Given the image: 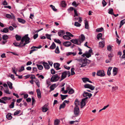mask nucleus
Returning <instances> with one entry per match:
<instances>
[{"mask_svg":"<svg viewBox=\"0 0 125 125\" xmlns=\"http://www.w3.org/2000/svg\"><path fill=\"white\" fill-rule=\"evenodd\" d=\"M60 73H58L53 75L51 79V81L55 82L58 81L60 78Z\"/></svg>","mask_w":125,"mask_h":125,"instance_id":"f257e3e1","label":"nucleus"},{"mask_svg":"<svg viewBox=\"0 0 125 125\" xmlns=\"http://www.w3.org/2000/svg\"><path fill=\"white\" fill-rule=\"evenodd\" d=\"M80 113V110L79 107L75 106L74 108V113L75 116H73L72 118L75 117L79 115Z\"/></svg>","mask_w":125,"mask_h":125,"instance_id":"f03ea898","label":"nucleus"},{"mask_svg":"<svg viewBox=\"0 0 125 125\" xmlns=\"http://www.w3.org/2000/svg\"><path fill=\"white\" fill-rule=\"evenodd\" d=\"M88 60L86 58L82 59L81 62L82 64L80 68L84 67L86 66L88 63Z\"/></svg>","mask_w":125,"mask_h":125,"instance_id":"7ed1b4c3","label":"nucleus"},{"mask_svg":"<svg viewBox=\"0 0 125 125\" xmlns=\"http://www.w3.org/2000/svg\"><path fill=\"white\" fill-rule=\"evenodd\" d=\"M96 75L99 76H103L105 75L104 71L103 70H98L97 72Z\"/></svg>","mask_w":125,"mask_h":125,"instance_id":"20e7f679","label":"nucleus"},{"mask_svg":"<svg viewBox=\"0 0 125 125\" xmlns=\"http://www.w3.org/2000/svg\"><path fill=\"white\" fill-rule=\"evenodd\" d=\"M84 87L85 88H89L92 90H93L95 88V87L88 84H86L84 85Z\"/></svg>","mask_w":125,"mask_h":125,"instance_id":"39448f33","label":"nucleus"},{"mask_svg":"<svg viewBox=\"0 0 125 125\" xmlns=\"http://www.w3.org/2000/svg\"><path fill=\"white\" fill-rule=\"evenodd\" d=\"M67 74V71H65L62 73V76L61 80L60 81H61L66 77V75Z\"/></svg>","mask_w":125,"mask_h":125,"instance_id":"423d86ee","label":"nucleus"},{"mask_svg":"<svg viewBox=\"0 0 125 125\" xmlns=\"http://www.w3.org/2000/svg\"><path fill=\"white\" fill-rule=\"evenodd\" d=\"M40 63L42 64L45 69L48 70L50 68L49 65L47 62H42Z\"/></svg>","mask_w":125,"mask_h":125,"instance_id":"0eeeda50","label":"nucleus"},{"mask_svg":"<svg viewBox=\"0 0 125 125\" xmlns=\"http://www.w3.org/2000/svg\"><path fill=\"white\" fill-rule=\"evenodd\" d=\"M85 37L84 35L83 34L81 35V36L79 37V42H80V43L83 42L85 40Z\"/></svg>","mask_w":125,"mask_h":125,"instance_id":"6e6552de","label":"nucleus"},{"mask_svg":"<svg viewBox=\"0 0 125 125\" xmlns=\"http://www.w3.org/2000/svg\"><path fill=\"white\" fill-rule=\"evenodd\" d=\"M28 34H27L24 36L22 38L25 42H30L29 40L30 38L28 37Z\"/></svg>","mask_w":125,"mask_h":125,"instance_id":"1a4fd4ad","label":"nucleus"},{"mask_svg":"<svg viewBox=\"0 0 125 125\" xmlns=\"http://www.w3.org/2000/svg\"><path fill=\"white\" fill-rule=\"evenodd\" d=\"M54 68L57 70H58L61 69V68H59L60 64L58 63H56L54 64H53Z\"/></svg>","mask_w":125,"mask_h":125,"instance_id":"9d476101","label":"nucleus"},{"mask_svg":"<svg viewBox=\"0 0 125 125\" xmlns=\"http://www.w3.org/2000/svg\"><path fill=\"white\" fill-rule=\"evenodd\" d=\"M70 41L73 43L79 45H81L80 43H78V42H79V40H78L77 39H72Z\"/></svg>","mask_w":125,"mask_h":125,"instance_id":"9b49d317","label":"nucleus"},{"mask_svg":"<svg viewBox=\"0 0 125 125\" xmlns=\"http://www.w3.org/2000/svg\"><path fill=\"white\" fill-rule=\"evenodd\" d=\"M36 91L37 93V96L38 98H41V92L40 91L39 89H37L36 90Z\"/></svg>","mask_w":125,"mask_h":125,"instance_id":"f8f14e48","label":"nucleus"},{"mask_svg":"<svg viewBox=\"0 0 125 125\" xmlns=\"http://www.w3.org/2000/svg\"><path fill=\"white\" fill-rule=\"evenodd\" d=\"M72 43L69 42H65L63 43V45L66 47H69L70 46Z\"/></svg>","mask_w":125,"mask_h":125,"instance_id":"ddd939ff","label":"nucleus"},{"mask_svg":"<svg viewBox=\"0 0 125 125\" xmlns=\"http://www.w3.org/2000/svg\"><path fill=\"white\" fill-rule=\"evenodd\" d=\"M65 33L64 31V30L60 31L58 32V35L60 37L62 36Z\"/></svg>","mask_w":125,"mask_h":125,"instance_id":"4468645a","label":"nucleus"},{"mask_svg":"<svg viewBox=\"0 0 125 125\" xmlns=\"http://www.w3.org/2000/svg\"><path fill=\"white\" fill-rule=\"evenodd\" d=\"M56 84L55 83L51 85L50 87V90L49 92H50L51 91L54 90L55 88Z\"/></svg>","mask_w":125,"mask_h":125,"instance_id":"2eb2a0df","label":"nucleus"},{"mask_svg":"<svg viewBox=\"0 0 125 125\" xmlns=\"http://www.w3.org/2000/svg\"><path fill=\"white\" fill-rule=\"evenodd\" d=\"M82 79L84 83H85L87 81H88L91 83H92V81L89 80V79L88 78H83Z\"/></svg>","mask_w":125,"mask_h":125,"instance_id":"dca6fc26","label":"nucleus"},{"mask_svg":"<svg viewBox=\"0 0 125 125\" xmlns=\"http://www.w3.org/2000/svg\"><path fill=\"white\" fill-rule=\"evenodd\" d=\"M85 28V29H89V26L88 21L86 20H84Z\"/></svg>","mask_w":125,"mask_h":125,"instance_id":"f3484780","label":"nucleus"},{"mask_svg":"<svg viewBox=\"0 0 125 125\" xmlns=\"http://www.w3.org/2000/svg\"><path fill=\"white\" fill-rule=\"evenodd\" d=\"M105 43L104 42H99V47L101 48H103L104 46Z\"/></svg>","mask_w":125,"mask_h":125,"instance_id":"a211bd4d","label":"nucleus"},{"mask_svg":"<svg viewBox=\"0 0 125 125\" xmlns=\"http://www.w3.org/2000/svg\"><path fill=\"white\" fill-rule=\"evenodd\" d=\"M6 118L8 120L11 119L12 118L11 114L10 113H8L6 116Z\"/></svg>","mask_w":125,"mask_h":125,"instance_id":"6ab92c4d","label":"nucleus"},{"mask_svg":"<svg viewBox=\"0 0 125 125\" xmlns=\"http://www.w3.org/2000/svg\"><path fill=\"white\" fill-rule=\"evenodd\" d=\"M81 103L79 101V100L77 99H76L75 100L74 102V104L75 105V106L78 107V105H80Z\"/></svg>","mask_w":125,"mask_h":125,"instance_id":"aec40b11","label":"nucleus"},{"mask_svg":"<svg viewBox=\"0 0 125 125\" xmlns=\"http://www.w3.org/2000/svg\"><path fill=\"white\" fill-rule=\"evenodd\" d=\"M81 107L82 108L83 107L85 106L86 104L85 101L82 99V101L81 102Z\"/></svg>","mask_w":125,"mask_h":125,"instance_id":"412c9836","label":"nucleus"},{"mask_svg":"<svg viewBox=\"0 0 125 125\" xmlns=\"http://www.w3.org/2000/svg\"><path fill=\"white\" fill-rule=\"evenodd\" d=\"M0 31L4 33H7L9 31L8 29L7 28H5L3 29V30H1Z\"/></svg>","mask_w":125,"mask_h":125,"instance_id":"4be33fe9","label":"nucleus"},{"mask_svg":"<svg viewBox=\"0 0 125 125\" xmlns=\"http://www.w3.org/2000/svg\"><path fill=\"white\" fill-rule=\"evenodd\" d=\"M18 21L20 22L21 23H24L25 22V21L23 19H22L18 18L17 19Z\"/></svg>","mask_w":125,"mask_h":125,"instance_id":"5701e85b","label":"nucleus"},{"mask_svg":"<svg viewBox=\"0 0 125 125\" xmlns=\"http://www.w3.org/2000/svg\"><path fill=\"white\" fill-rule=\"evenodd\" d=\"M46 106L45 105L44 106H43L42 107V111L43 112H46L48 110V109L47 107H45V106Z\"/></svg>","mask_w":125,"mask_h":125,"instance_id":"b1692460","label":"nucleus"},{"mask_svg":"<svg viewBox=\"0 0 125 125\" xmlns=\"http://www.w3.org/2000/svg\"><path fill=\"white\" fill-rule=\"evenodd\" d=\"M117 69L115 67H114L113 69V73L114 76L116 75L117 73Z\"/></svg>","mask_w":125,"mask_h":125,"instance_id":"393cba45","label":"nucleus"},{"mask_svg":"<svg viewBox=\"0 0 125 125\" xmlns=\"http://www.w3.org/2000/svg\"><path fill=\"white\" fill-rule=\"evenodd\" d=\"M11 99V97H8L6 96L2 97L1 98V99H3L5 101L9 100Z\"/></svg>","mask_w":125,"mask_h":125,"instance_id":"a878e982","label":"nucleus"},{"mask_svg":"<svg viewBox=\"0 0 125 125\" xmlns=\"http://www.w3.org/2000/svg\"><path fill=\"white\" fill-rule=\"evenodd\" d=\"M7 83L10 88V89H12L13 88L12 83L10 82H8Z\"/></svg>","mask_w":125,"mask_h":125,"instance_id":"bb28decb","label":"nucleus"},{"mask_svg":"<svg viewBox=\"0 0 125 125\" xmlns=\"http://www.w3.org/2000/svg\"><path fill=\"white\" fill-rule=\"evenodd\" d=\"M56 47V45L54 42H53L51 45L50 46V48H49V49H55Z\"/></svg>","mask_w":125,"mask_h":125,"instance_id":"cd10ccee","label":"nucleus"},{"mask_svg":"<svg viewBox=\"0 0 125 125\" xmlns=\"http://www.w3.org/2000/svg\"><path fill=\"white\" fill-rule=\"evenodd\" d=\"M60 121L58 119L55 120L54 122V125H59Z\"/></svg>","mask_w":125,"mask_h":125,"instance_id":"c85d7f7f","label":"nucleus"},{"mask_svg":"<svg viewBox=\"0 0 125 125\" xmlns=\"http://www.w3.org/2000/svg\"><path fill=\"white\" fill-rule=\"evenodd\" d=\"M15 38L17 41H19L21 40V37L20 36L16 34L15 35Z\"/></svg>","mask_w":125,"mask_h":125,"instance_id":"c756f323","label":"nucleus"},{"mask_svg":"<svg viewBox=\"0 0 125 125\" xmlns=\"http://www.w3.org/2000/svg\"><path fill=\"white\" fill-rule=\"evenodd\" d=\"M60 96L61 97V98L62 100H63L64 99H66V97H68L67 95H63L62 94L60 95Z\"/></svg>","mask_w":125,"mask_h":125,"instance_id":"7c9ffc66","label":"nucleus"},{"mask_svg":"<svg viewBox=\"0 0 125 125\" xmlns=\"http://www.w3.org/2000/svg\"><path fill=\"white\" fill-rule=\"evenodd\" d=\"M9 37L7 35H3L2 38L3 40H7V39Z\"/></svg>","mask_w":125,"mask_h":125,"instance_id":"2f4dec72","label":"nucleus"},{"mask_svg":"<svg viewBox=\"0 0 125 125\" xmlns=\"http://www.w3.org/2000/svg\"><path fill=\"white\" fill-rule=\"evenodd\" d=\"M65 104L64 102H63L62 104L60 105L59 106V109H60L62 108H65Z\"/></svg>","mask_w":125,"mask_h":125,"instance_id":"473e14b6","label":"nucleus"},{"mask_svg":"<svg viewBox=\"0 0 125 125\" xmlns=\"http://www.w3.org/2000/svg\"><path fill=\"white\" fill-rule=\"evenodd\" d=\"M66 5L65 2L64 1H62L61 3V7H64Z\"/></svg>","mask_w":125,"mask_h":125,"instance_id":"72a5a7b5","label":"nucleus"},{"mask_svg":"<svg viewBox=\"0 0 125 125\" xmlns=\"http://www.w3.org/2000/svg\"><path fill=\"white\" fill-rule=\"evenodd\" d=\"M109 11L108 13L109 14H111V15H113L114 14V13L113 12V9L110 8L109 10Z\"/></svg>","mask_w":125,"mask_h":125,"instance_id":"f704fd0d","label":"nucleus"},{"mask_svg":"<svg viewBox=\"0 0 125 125\" xmlns=\"http://www.w3.org/2000/svg\"><path fill=\"white\" fill-rule=\"evenodd\" d=\"M74 91L73 89L71 88L69 90L68 93L70 94H71L73 93H74Z\"/></svg>","mask_w":125,"mask_h":125,"instance_id":"c9c22d12","label":"nucleus"},{"mask_svg":"<svg viewBox=\"0 0 125 125\" xmlns=\"http://www.w3.org/2000/svg\"><path fill=\"white\" fill-rule=\"evenodd\" d=\"M13 44L16 47H18L19 48H21V45L19 44L18 42H14Z\"/></svg>","mask_w":125,"mask_h":125,"instance_id":"e433bc0d","label":"nucleus"},{"mask_svg":"<svg viewBox=\"0 0 125 125\" xmlns=\"http://www.w3.org/2000/svg\"><path fill=\"white\" fill-rule=\"evenodd\" d=\"M114 55L112 53H111L108 55V57L110 61H111L112 58L113 56Z\"/></svg>","mask_w":125,"mask_h":125,"instance_id":"4c0bfd02","label":"nucleus"},{"mask_svg":"<svg viewBox=\"0 0 125 125\" xmlns=\"http://www.w3.org/2000/svg\"><path fill=\"white\" fill-rule=\"evenodd\" d=\"M104 30V29L103 28L101 27L100 28H98L96 29V31L97 32H101L103 31Z\"/></svg>","mask_w":125,"mask_h":125,"instance_id":"58836bf2","label":"nucleus"},{"mask_svg":"<svg viewBox=\"0 0 125 125\" xmlns=\"http://www.w3.org/2000/svg\"><path fill=\"white\" fill-rule=\"evenodd\" d=\"M81 24L77 21H75L74 22V25L77 27H80L81 26Z\"/></svg>","mask_w":125,"mask_h":125,"instance_id":"ea45409f","label":"nucleus"},{"mask_svg":"<svg viewBox=\"0 0 125 125\" xmlns=\"http://www.w3.org/2000/svg\"><path fill=\"white\" fill-rule=\"evenodd\" d=\"M37 67L38 69L39 70H42L43 68V66L41 65L37 64Z\"/></svg>","mask_w":125,"mask_h":125,"instance_id":"a19ab883","label":"nucleus"},{"mask_svg":"<svg viewBox=\"0 0 125 125\" xmlns=\"http://www.w3.org/2000/svg\"><path fill=\"white\" fill-rule=\"evenodd\" d=\"M54 41L55 42L59 44H61V42L58 39H54Z\"/></svg>","mask_w":125,"mask_h":125,"instance_id":"79ce46f5","label":"nucleus"},{"mask_svg":"<svg viewBox=\"0 0 125 125\" xmlns=\"http://www.w3.org/2000/svg\"><path fill=\"white\" fill-rule=\"evenodd\" d=\"M112 68L110 67H109L108 70L107 72V74L108 75H110L111 74V73H110V71L112 69Z\"/></svg>","mask_w":125,"mask_h":125,"instance_id":"37998d69","label":"nucleus"},{"mask_svg":"<svg viewBox=\"0 0 125 125\" xmlns=\"http://www.w3.org/2000/svg\"><path fill=\"white\" fill-rule=\"evenodd\" d=\"M66 34L67 35H68V36H70L72 37H73V35L69 32H66Z\"/></svg>","mask_w":125,"mask_h":125,"instance_id":"c03bdc74","label":"nucleus"},{"mask_svg":"<svg viewBox=\"0 0 125 125\" xmlns=\"http://www.w3.org/2000/svg\"><path fill=\"white\" fill-rule=\"evenodd\" d=\"M102 34L101 33H99L97 35V38L98 40H99V38H100L102 36Z\"/></svg>","mask_w":125,"mask_h":125,"instance_id":"a18cd8bd","label":"nucleus"},{"mask_svg":"<svg viewBox=\"0 0 125 125\" xmlns=\"http://www.w3.org/2000/svg\"><path fill=\"white\" fill-rule=\"evenodd\" d=\"M42 47V46L41 45H40V46L38 47H36L35 46H33L31 48V49L34 48L40 49Z\"/></svg>","mask_w":125,"mask_h":125,"instance_id":"49530a36","label":"nucleus"},{"mask_svg":"<svg viewBox=\"0 0 125 125\" xmlns=\"http://www.w3.org/2000/svg\"><path fill=\"white\" fill-rule=\"evenodd\" d=\"M85 53L86 54V57L87 58H88L91 56V53H90L86 52Z\"/></svg>","mask_w":125,"mask_h":125,"instance_id":"de8ad7c7","label":"nucleus"},{"mask_svg":"<svg viewBox=\"0 0 125 125\" xmlns=\"http://www.w3.org/2000/svg\"><path fill=\"white\" fill-rule=\"evenodd\" d=\"M75 69L74 68H72L71 69V75H73L75 74V73L74 72Z\"/></svg>","mask_w":125,"mask_h":125,"instance_id":"09e8293b","label":"nucleus"},{"mask_svg":"<svg viewBox=\"0 0 125 125\" xmlns=\"http://www.w3.org/2000/svg\"><path fill=\"white\" fill-rule=\"evenodd\" d=\"M55 52L56 53H59L60 52L58 46H57L55 50Z\"/></svg>","mask_w":125,"mask_h":125,"instance_id":"8fccbe9b","label":"nucleus"},{"mask_svg":"<svg viewBox=\"0 0 125 125\" xmlns=\"http://www.w3.org/2000/svg\"><path fill=\"white\" fill-rule=\"evenodd\" d=\"M75 9L73 7H70L68 9V11L71 12L73 10H74Z\"/></svg>","mask_w":125,"mask_h":125,"instance_id":"3c124183","label":"nucleus"},{"mask_svg":"<svg viewBox=\"0 0 125 125\" xmlns=\"http://www.w3.org/2000/svg\"><path fill=\"white\" fill-rule=\"evenodd\" d=\"M21 112V110H17L15 112L14 114V115H17L19 114L20 112Z\"/></svg>","mask_w":125,"mask_h":125,"instance_id":"603ef678","label":"nucleus"},{"mask_svg":"<svg viewBox=\"0 0 125 125\" xmlns=\"http://www.w3.org/2000/svg\"><path fill=\"white\" fill-rule=\"evenodd\" d=\"M72 5L75 7H76L78 5V4L76 3L75 1H74L72 3Z\"/></svg>","mask_w":125,"mask_h":125,"instance_id":"864d4df0","label":"nucleus"},{"mask_svg":"<svg viewBox=\"0 0 125 125\" xmlns=\"http://www.w3.org/2000/svg\"><path fill=\"white\" fill-rule=\"evenodd\" d=\"M47 38L49 39L50 40H51V36L48 34H45Z\"/></svg>","mask_w":125,"mask_h":125,"instance_id":"5fc2aeb1","label":"nucleus"},{"mask_svg":"<svg viewBox=\"0 0 125 125\" xmlns=\"http://www.w3.org/2000/svg\"><path fill=\"white\" fill-rule=\"evenodd\" d=\"M89 94V93L84 92L83 94V96L84 97H86L88 96Z\"/></svg>","mask_w":125,"mask_h":125,"instance_id":"6e6d98bb","label":"nucleus"},{"mask_svg":"<svg viewBox=\"0 0 125 125\" xmlns=\"http://www.w3.org/2000/svg\"><path fill=\"white\" fill-rule=\"evenodd\" d=\"M14 102H12L9 105V107L10 108H12L14 106Z\"/></svg>","mask_w":125,"mask_h":125,"instance_id":"4d7b16f0","label":"nucleus"},{"mask_svg":"<svg viewBox=\"0 0 125 125\" xmlns=\"http://www.w3.org/2000/svg\"><path fill=\"white\" fill-rule=\"evenodd\" d=\"M50 7H51L53 10L55 11H56L57 10V9H55L54 6H53L52 5H51L50 6Z\"/></svg>","mask_w":125,"mask_h":125,"instance_id":"13d9d810","label":"nucleus"},{"mask_svg":"<svg viewBox=\"0 0 125 125\" xmlns=\"http://www.w3.org/2000/svg\"><path fill=\"white\" fill-rule=\"evenodd\" d=\"M4 92L7 94H10V93L9 92L8 88H6V90Z\"/></svg>","mask_w":125,"mask_h":125,"instance_id":"bf43d9fd","label":"nucleus"},{"mask_svg":"<svg viewBox=\"0 0 125 125\" xmlns=\"http://www.w3.org/2000/svg\"><path fill=\"white\" fill-rule=\"evenodd\" d=\"M33 71L32 73H33L35 72H36L37 71V69L36 67H33L32 68Z\"/></svg>","mask_w":125,"mask_h":125,"instance_id":"052dcab7","label":"nucleus"},{"mask_svg":"<svg viewBox=\"0 0 125 125\" xmlns=\"http://www.w3.org/2000/svg\"><path fill=\"white\" fill-rule=\"evenodd\" d=\"M74 17H75L76 16H78V15L76 10L75 9H74Z\"/></svg>","mask_w":125,"mask_h":125,"instance_id":"680f3d73","label":"nucleus"},{"mask_svg":"<svg viewBox=\"0 0 125 125\" xmlns=\"http://www.w3.org/2000/svg\"><path fill=\"white\" fill-rule=\"evenodd\" d=\"M107 50L109 51H110L112 49V48L110 45H109L107 46Z\"/></svg>","mask_w":125,"mask_h":125,"instance_id":"e2e57ef3","label":"nucleus"},{"mask_svg":"<svg viewBox=\"0 0 125 125\" xmlns=\"http://www.w3.org/2000/svg\"><path fill=\"white\" fill-rule=\"evenodd\" d=\"M32 105H33V104H34L35 102L36 101L35 100L34 98L32 97Z\"/></svg>","mask_w":125,"mask_h":125,"instance_id":"0e129e2a","label":"nucleus"},{"mask_svg":"<svg viewBox=\"0 0 125 125\" xmlns=\"http://www.w3.org/2000/svg\"><path fill=\"white\" fill-rule=\"evenodd\" d=\"M33 49L31 50L30 51V52L29 53L30 54H31V53H33L34 51H37V49Z\"/></svg>","mask_w":125,"mask_h":125,"instance_id":"69168bd1","label":"nucleus"},{"mask_svg":"<svg viewBox=\"0 0 125 125\" xmlns=\"http://www.w3.org/2000/svg\"><path fill=\"white\" fill-rule=\"evenodd\" d=\"M24 70V67L23 66H22L21 67V69L19 70V72H21Z\"/></svg>","mask_w":125,"mask_h":125,"instance_id":"338daca9","label":"nucleus"},{"mask_svg":"<svg viewBox=\"0 0 125 125\" xmlns=\"http://www.w3.org/2000/svg\"><path fill=\"white\" fill-rule=\"evenodd\" d=\"M102 4L103 7L105 6L106 4V2L104 0H103L102 1Z\"/></svg>","mask_w":125,"mask_h":125,"instance_id":"774afa93","label":"nucleus"}]
</instances>
